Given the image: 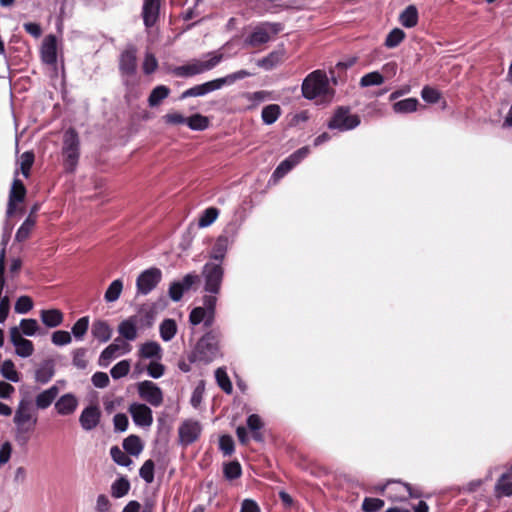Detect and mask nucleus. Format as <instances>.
<instances>
[{
    "label": "nucleus",
    "mask_w": 512,
    "mask_h": 512,
    "mask_svg": "<svg viewBox=\"0 0 512 512\" xmlns=\"http://www.w3.org/2000/svg\"><path fill=\"white\" fill-rule=\"evenodd\" d=\"M40 318L48 328H55L63 322V313L59 309L41 310Z\"/></svg>",
    "instance_id": "obj_25"
},
{
    "label": "nucleus",
    "mask_w": 512,
    "mask_h": 512,
    "mask_svg": "<svg viewBox=\"0 0 512 512\" xmlns=\"http://www.w3.org/2000/svg\"><path fill=\"white\" fill-rule=\"evenodd\" d=\"M247 100L252 102V105L249 108H254L258 104L270 99L271 93L268 91H256V92H246L243 95Z\"/></svg>",
    "instance_id": "obj_51"
},
{
    "label": "nucleus",
    "mask_w": 512,
    "mask_h": 512,
    "mask_svg": "<svg viewBox=\"0 0 512 512\" xmlns=\"http://www.w3.org/2000/svg\"><path fill=\"white\" fill-rule=\"evenodd\" d=\"M162 272L159 268L151 267L144 270L136 280L138 294H149L161 281Z\"/></svg>",
    "instance_id": "obj_13"
},
{
    "label": "nucleus",
    "mask_w": 512,
    "mask_h": 512,
    "mask_svg": "<svg viewBox=\"0 0 512 512\" xmlns=\"http://www.w3.org/2000/svg\"><path fill=\"white\" fill-rule=\"evenodd\" d=\"M282 31V24L263 22L255 26L246 37L245 43L251 47H258L268 43L271 38Z\"/></svg>",
    "instance_id": "obj_10"
},
{
    "label": "nucleus",
    "mask_w": 512,
    "mask_h": 512,
    "mask_svg": "<svg viewBox=\"0 0 512 512\" xmlns=\"http://www.w3.org/2000/svg\"><path fill=\"white\" fill-rule=\"evenodd\" d=\"M13 421L15 424V440L19 445L24 446L30 440V434L37 424V417L32 415L29 402L20 401Z\"/></svg>",
    "instance_id": "obj_4"
},
{
    "label": "nucleus",
    "mask_w": 512,
    "mask_h": 512,
    "mask_svg": "<svg viewBox=\"0 0 512 512\" xmlns=\"http://www.w3.org/2000/svg\"><path fill=\"white\" fill-rule=\"evenodd\" d=\"M63 166L67 173H74L80 158V139L78 132L70 127L63 134Z\"/></svg>",
    "instance_id": "obj_5"
},
{
    "label": "nucleus",
    "mask_w": 512,
    "mask_h": 512,
    "mask_svg": "<svg viewBox=\"0 0 512 512\" xmlns=\"http://www.w3.org/2000/svg\"><path fill=\"white\" fill-rule=\"evenodd\" d=\"M155 463L152 459L146 460L139 469V476L147 483L154 481Z\"/></svg>",
    "instance_id": "obj_50"
},
{
    "label": "nucleus",
    "mask_w": 512,
    "mask_h": 512,
    "mask_svg": "<svg viewBox=\"0 0 512 512\" xmlns=\"http://www.w3.org/2000/svg\"><path fill=\"white\" fill-rule=\"evenodd\" d=\"M78 407V399L73 393L60 396L54 405L56 412L61 416L73 414Z\"/></svg>",
    "instance_id": "obj_20"
},
{
    "label": "nucleus",
    "mask_w": 512,
    "mask_h": 512,
    "mask_svg": "<svg viewBox=\"0 0 512 512\" xmlns=\"http://www.w3.org/2000/svg\"><path fill=\"white\" fill-rule=\"evenodd\" d=\"M89 328V317L83 316L79 318L71 328V333L76 340H82Z\"/></svg>",
    "instance_id": "obj_41"
},
{
    "label": "nucleus",
    "mask_w": 512,
    "mask_h": 512,
    "mask_svg": "<svg viewBox=\"0 0 512 512\" xmlns=\"http://www.w3.org/2000/svg\"><path fill=\"white\" fill-rule=\"evenodd\" d=\"M219 210L216 207L206 208L199 217L198 225L202 228L210 226L218 217Z\"/></svg>",
    "instance_id": "obj_47"
},
{
    "label": "nucleus",
    "mask_w": 512,
    "mask_h": 512,
    "mask_svg": "<svg viewBox=\"0 0 512 512\" xmlns=\"http://www.w3.org/2000/svg\"><path fill=\"white\" fill-rule=\"evenodd\" d=\"M170 94V88L166 85H158L152 89L148 97L149 107H157Z\"/></svg>",
    "instance_id": "obj_28"
},
{
    "label": "nucleus",
    "mask_w": 512,
    "mask_h": 512,
    "mask_svg": "<svg viewBox=\"0 0 512 512\" xmlns=\"http://www.w3.org/2000/svg\"><path fill=\"white\" fill-rule=\"evenodd\" d=\"M91 334L99 342L106 343L111 338L112 329L106 321L96 320L92 324Z\"/></svg>",
    "instance_id": "obj_24"
},
{
    "label": "nucleus",
    "mask_w": 512,
    "mask_h": 512,
    "mask_svg": "<svg viewBox=\"0 0 512 512\" xmlns=\"http://www.w3.org/2000/svg\"><path fill=\"white\" fill-rule=\"evenodd\" d=\"M51 341L56 346H65L71 343L72 337L68 331L57 330L53 332Z\"/></svg>",
    "instance_id": "obj_58"
},
{
    "label": "nucleus",
    "mask_w": 512,
    "mask_h": 512,
    "mask_svg": "<svg viewBox=\"0 0 512 512\" xmlns=\"http://www.w3.org/2000/svg\"><path fill=\"white\" fill-rule=\"evenodd\" d=\"M34 163V154L31 151H26L21 155V172L25 177H28L30 168Z\"/></svg>",
    "instance_id": "obj_62"
},
{
    "label": "nucleus",
    "mask_w": 512,
    "mask_h": 512,
    "mask_svg": "<svg viewBox=\"0 0 512 512\" xmlns=\"http://www.w3.org/2000/svg\"><path fill=\"white\" fill-rule=\"evenodd\" d=\"M384 504L382 499L366 497L362 502V509L365 512H377L383 508Z\"/></svg>",
    "instance_id": "obj_57"
},
{
    "label": "nucleus",
    "mask_w": 512,
    "mask_h": 512,
    "mask_svg": "<svg viewBox=\"0 0 512 512\" xmlns=\"http://www.w3.org/2000/svg\"><path fill=\"white\" fill-rule=\"evenodd\" d=\"M33 308V301L31 297L23 295L20 296L14 305V310L18 314H26Z\"/></svg>",
    "instance_id": "obj_54"
},
{
    "label": "nucleus",
    "mask_w": 512,
    "mask_h": 512,
    "mask_svg": "<svg viewBox=\"0 0 512 512\" xmlns=\"http://www.w3.org/2000/svg\"><path fill=\"white\" fill-rule=\"evenodd\" d=\"M203 59H193L185 65L174 69V74L178 77L189 78L205 72L211 71L217 67L224 59V54L220 50L207 52Z\"/></svg>",
    "instance_id": "obj_3"
},
{
    "label": "nucleus",
    "mask_w": 512,
    "mask_h": 512,
    "mask_svg": "<svg viewBox=\"0 0 512 512\" xmlns=\"http://www.w3.org/2000/svg\"><path fill=\"white\" fill-rule=\"evenodd\" d=\"M41 58L48 65H54L57 62V40L54 35L45 38L41 48Z\"/></svg>",
    "instance_id": "obj_22"
},
{
    "label": "nucleus",
    "mask_w": 512,
    "mask_h": 512,
    "mask_svg": "<svg viewBox=\"0 0 512 512\" xmlns=\"http://www.w3.org/2000/svg\"><path fill=\"white\" fill-rule=\"evenodd\" d=\"M160 336L163 341L168 342L174 338L177 333V325L173 319H165L159 327Z\"/></svg>",
    "instance_id": "obj_37"
},
{
    "label": "nucleus",
    "mask_w": 512,
    "mask_h": 512,
    "mask_svg": "<svg viewBox=\"0 0 512 512\" xmlns=\"http://www.w3.org/2000/svg\"><path fill=\"white\" fill-rule=\"evenodd\" d=\"M384 83L383 75L378 71H373L363 75L360 79L359 85L364 87L378 86Z\"/></svg>",
    "instance_id": "obj_45"
},
{
    "label": "nucleus",
    "mask_w": 512,
    "mask_h": 512,
    "mask_svg": "<svg viewBox=\"0 0 512 512\" xmlns=\"http://www.w3.org/2000/svg\"><path fill=\"white\" fill-rule=\"evenodd\" d=\"M162 349L161 346L155 341H148L141 345L139 349V356L144 359H157L160 360Z\"/></svg>",
    "instance_id": "obj_27"
},
{
    "label": "nucleus",
    "mask_w": 512,
    "mask_h": 512,
    "mask_svg": "<svg viewBox=\"0 0 512 512\" xmlns=\"http://www.w3.org/2000/svg\"><path fill=\"white\" fill-rule=\"evenodd\" d=\"M219 355V333L215 330H210L197 341L193 351L188 356V360L190 363L201 362L209 364Z\"/></svg>",
    "instance_id": "obj_2"
},
{
    "label": "nucleus",
    "mask_w": 512,
    "mask_h": 512,
    "mask_svg": "<svg viewBox=\"0 0 512 512\" xmlns=\"http://www.w3.org/2000/svg\"><path fill=\"white\" fill-rule=\"evenodd\" d=\"M118 332L127 341H133L137 337V327L132 319L123 320L118 326Z\"/></svg>",
    "instance_id": "obj_32"
},
{
    "label": "nucleus",
    "mask_w": 512,
    "mask_h": 512,
    "mask_svg": "<svg viewBox=\"0 0 512 512\" xmlns=\"http://www.w3.org/2000/svg\"><path fill=\"white\" fill-rule=\"evenodd\" d=\"M58 394H59V388L56 384L52 385L48 389L40 392L35 397L36 407L41 410L47 409L55 401Z\"/></svg>",
    "instance_id": "obj_23"
},
{
    "label": "nucleus",
    "mask_w": 512,
    "mask_h": 512,
    "mask_svg": "<svg viewBox=\"0 0 512 512\" xmlns=\"http://www.w3.org/2000/svg\"><path fill=\"white\" fill-rule=\"evenodd\" d=\"M404 37L405 33L402 29L394 28L388 33L384 45L387 48H395L403 41Z\"/></svg>",
    "instance_id": "obj_49"
},
{
    "label": "nucleus",
    "mask_w": 512,
    "mask_h": 512,
    "mask_svg": "<svg viewBox=\"0 0 512 512\" xmlns=\"http://www.w3.org/2000/svg\"><path fill=\"white\" fill-rule=\"evenodd\" d=\"M282 60V53L280 51H272L267 56L257 60V66L267 71L272 70Z\"/></svg>",
    "instance_id": "obj_33"
},
{
    "label": "nucleus",
    "mask_w": 512,
    "mask_h": 512,
    "mask_svg": "<svg viewBox=\"0 0 512 512\" xmlns=\"http://www.w3.org/2000/svg\"><path fill=\"white\" fill-rule=\"evenodd\" d=\"M34 352V345L32 341L25 339L22 342H19V345L15 347V353L17 356L21 358H27L31 356Z\"/></svg>",
    "instance_id": "obj_59"
},
{
    "label": "nucleus",
    "mask_w": 512,
    "mask_h": 512,
    "mask_svg": "<svg viewBox=\"0 0 512 512\" xmlns=\"http://www.w3.org/2000/svg\"><path fill=\"white\" fill-rule=\"evenodd\" d=\"M139 397L153 407H159L163 403V392L161 388L150 380L137 383Z\"/></svg>",
    "instance_id": "obj_12"
},
{
    "label": "nucleus",
    "mask_w": 512,
    "mask_h": 512,
    "mask_svg": "<svg viewBox=\"0 0 512 512\" xmlns=\"http://www.w3.org/2000/svg\"><path fill=\"white\" fill-rule=\"evenodd\" d=\"M130 371V361L129 360H121L117 364H115L111 370V377L115 380L125 377Z\"/></svg>",
    "instance_id": "obj_52"
},
{
    "label": "nucleus",
    "mask_w": 512,
    "mask_h": 512,
    "mask_svg": "<svg viewBox=\"0 0 512 512\" xmlns=\"http://www.w3.org/2000/svg\"><path fill=\"white\" fill-rule=\"evenodd\" d=\"M0 372L5 379L11 382L17 383L20 381L19 373L16 371L12 360H5L1 365Z\"/></svg>",
    "instance_id": "obj_44"
},
{
    "label": "nucleus",
    "mask_w": 512,
    "mask_h": 512,
    "mask_svg": "<svg viewBox=\"0 0 512 512\" xmlns=\"http://www.w3.org/2000/svg\"><path fill=\"white\" fill-rule=\"evenodd\" d=\"M91 382L94 387L96 388H106L109 385V376L105 372H95L91 377Z\"/></svg>",
    "instance_id": "obj_63"
},
{
    "label": "nucleus",
    "mask_w": 512,
    "mask_h": 512,
    "mask_svg": "<svg viewBox=\"0 0 512 512\" xmlns=\"http://www.w3.org/2000/svg\"><path fill=\"white\" fill-rule=\"evenodd\" d=\"M215 379L218 386L226 393L231 394L233 391V386L230 381V378L226 372L224 367H219L215 371Z\"/></svg>",
    "instance_id": "obj_39"
},
{
    "label": "nucleus",
    "mask_w": 512,
    "mask_h": 512,
    "mask_svg": "<svg viewBox=\"0 0 512 512\" xmlns=\"http://www.w3.org/2000/svg\"><path fill=\"white\" fill-rule=\"evenodd\" d=\"M223 473L227 480H235L242 474V468L238 461H231L224 464Z\"/></svg>",
    "instance_id": "obj_48"
},
{
    "label": "nucleus",
    "mask_w": 512,
    "mask_h": 512,
    "mask_svg": "<svg viewBox=\"0 0 512 512\" xmlns=\"http://www.w3.org/2000/svg\"><path fill=\"white\" fill-rule=\"evenodd\" d=\"M20 329L25 336L31 337L37 333L39 325L35 319H22L20 321Z\"/></svg>",
    "instance_id": "obj_55"
},
{
    "label": "nucleus",
    "mask_w": 512,
    "mask_h": 512,
    "mask_svg": "<svg viewBox=\"0 0 512 512\" xmlns=\"http://www.w3.org/2000/svg\"><path fill=\"white\" fill-rule=\"evenodd\" d=\"M246 424L252 433L253 440L256 442H263L264 436L261 430L264 427V423L261 417L258 414H251L247 417Z\"/></svg>",
    "instance_id": "obj_26"
},
{
    "label": "nucleus",
    "mask_w": 512,
    "mask_h": 512,
    "mask_svg": "<svg viewBox=\"0 0 512 512\" xmlns=\"http://www.w3.org/2000/svg\"><path fill=\"white\" fill-rule=\"evenodd\" d=\"M186 125L193 131H204L209 126V119L196 113L187 117Z\"/></svg>",
    "instance_id": "obj_38"
},
{
    "label": "nucleus",
    "mask_w": 512,
    "mask_h": 512,
    "mask_svg": "<svg viewBox=\"0 0 512 512\" xmlns=\"http://www.w3.org/2000/svg\"><path fill=\"white\" fill-rule=\"evenodd\" d=\"M55 375V361L53 359L43 360L35 370L34 379L39 384H47Z\"/></svg>",
    "instance_id": "obj_21"
},
{
    "label": "nucleus",
    "mask_w": 512,
    "mask_h": 512,
    "mask_svg": "<svg viewBox=\"0 0 512 512\" xmlns=\"http://www.w3.org/2000/svg\"><path fill=\"white\" fill-rule=\"evenodd\" d=\"M123 449L132 456H138L143 450V444L139 436L129 435L123 441Z\"/></svg>",
    "instance_id": "obj_30"
},
{
    "label": "nucleus",
    "mask_w": 512,
    "mask_h": 512,
    "mask_svg": "<svg viewBox=\"0 0 512 512\" xmlns=\"http://www.w3.org/2000/svg\"><path fill=\"white\" fill-rule=\"evenodd\" d=\"M119 71L123 84L128 88L134 84L133 78L137 72L136 49L133 46L125 49L119 58Z\"/></svg>",
    "instance_id": "obj_11"
},
{
    "label": "nucleus",
    "mask_w": 512,
    "mask_h": 512,
    "mask_svg": "<svg viewBox=\"0 0 512 512\" xmlns=\"http://www.w3.org/2000/svg\"><path fill=\"white\" fill-rule=\"evenodd\" d=\"M35 223H36V219L34 216H31L29 215L25 220L24 222L21 224V226L18 228L17 232H16V235H15V240L17 242H23L25 241L26 239L29 238L30 236V233L32 231V229L34 228L35 226Z\"/></svg>",
    "instance_id": "obj_35"
},
{
    "label": "nucleus",
    "mask_w": 512,
    "mask_h": 512,
    "mask_svg": "<svg viewBox=\"0 0 512 512\" xmlns=\"http://www.w3.org/2000/svg\"><path fill=\"white\" fill-rule=\"evenodd\" d=\"M123 289V282L121 279H116L111 282V284L108 286L105 294L104 299L106 302L111 303L118 300L120 297V294Z\"/></svg>",
    "instance_id": "obj_40"
},
{
    "label": "nucleus",
    "mask_w": 512,
    "mask_h": 512,
    "mask_svg": "<svg viewBox=\"0 0 512 512\" xmlns=\"http://www.w3.org/2000/svg\"><path fill=\"white\" fill-rule=\"evenodd\" d=\"M110 456L116 464L122 467H129L133 463L129 454L122 451L118 446L111 447Z\"/></svg>",
    "instance_id": "obj_43"
},
{
    "label": "nucleus",
    "mask_w": 512,
    "mask_h": 512,
    "mask_svg": "<svg viewBox=\"0 0 512 512\" xmlns=\"http://www.w3.org/2000/svg\"><path fill=\"white\" fill-rule=\"evenodd\" d=\"M239 231L237 222H230L217 237L210 251V259L215 263L223 262L228 248L235 242Z\"/></svg>",
    "instance_id": "obj_7"
},
{
    "label": "nucleus",
    "mask_w": 512,
    "mask_h": 512,
    "mask_svg": "<svg viewBox=\"0 0 512 512\" xmlns=\"http://www.w3.org/2000/svg\"><path fill=\"white\" fill-rule=\"evenodd\" d=\"M281 115V108L277 104H270L262 109V121L266 125L275 123Z\"/></svg>",
    "instance_id": "obj_36"
},
{
    "label": "nucleus",
    "mask_w": 512,
    "mask_h": 512,
    "mask_svg": "<svg viewBox=\"0 0 512 512\" xmlns=\"http://www.w3.org/2000/svg\"><path fill=\"white\" fill-rule=\"evenodd\" d=\"M201 277L204 280L203 289L206 293H220L224 279V268L221 263H215L213 261L205 263L202 267Z\"/></svg>",
    "instance_id": "obj_9"
},
{
    "label": "nucleus",
    "mask_w": 512,
    "mask_h": 512,
    "mask_svg": "<svg viewBox=\"0 0 512 512\" xmlns=\"http://www.w3.org/2000/svg\"><path fill=\"white\" fill-rule=\"evenodd\" d=\"M496 495L511 496L512 495V479L509 475H502L495 485Z\"/></svg>",
    "instance_id": "obj_42"
},
{
    "label": "nucleus",
    "mask_w": 512,
    "mask_h": 512,
    "mask_svg": "<svg viewBox=\"0 0 512 512\" xmlns=\"http://www.w3.org/2000/svg\"><path fill=\"white\" fill-rule=\"evenodd\" d=\"M400 23L406 28H412L418 23V11L414 5H409L404 9L399 17Z\"/></svg>",
    "instance_id": "obj_31"
},
{
    "label": "nucleus",
    "mask_w": 512,
    "mask_h": 512,
    "mask_svg": "<svg viewBox=\"0 0 512 512\" xmlns=\"http://www.w3.org/2000/svg\"><path fill=\"white\" fill-rule=\"evenodd\" d=\"M100 420L101 410L96 405H89L85 407L79 416V423L85 431L95 429L99 425Z\"/></svg>",
    "instance_id": "obj_17"
},
{
    "label": "nucleus",
    "mask_w": 512,
    "mask_h": 512,
    "mask_svg": "<svg viewBox=\"0 0 512 512\" xmlns=\"http://www.w3.org/2000/svg\"><path fill=\"white\" fill-rule=\"evenodd\" d=\"M72 354V364L80 370L86 369L88 366V361L86 360L87 349L77 348Z\"/></svg>",
    "instance_id": "obj_53"
},
{
    "label": "nucleus",
    "mask_w": 512,
    "mask_h": 512,
    "mask_svg": "<svg viewBox=\"0 0 512 512\" xmlns=\"http://www.w3.org/2000/svg\"><path fill=\"white\" fill-rule=\"evenodd\" d=\"M128 411L136 426L146 428L152 425L153 413L146 404L134 402L130 404Z\"/></svg>",
    "instance_id": "obj_16"
},
{
    "label": "nucleus",
    "mask_w": 512,
    "mask_h": 512,
    "mask_svg": "<svg viewBox=\"0 0 512 512\" xmlns=\"http://www.w3.org/2000/svg\"><path fill=\"white\" fill-rule=\"evenodd\" d=\"M130 351L129 344L125 343L121 338H116L108 345L100 354L98 364L101 367H108L113 359L120 355H124Z\"/></svg>",
    "instance_id": "obj_15"
},
{
    "label": "nucleus",
    "mask_w": 512,
    "mask_h": 512,
    "mask_svg": "<svg viewBox=\"0 0 512 512\" xmlns=\"http://www.w3.org/2000/svg\"><path fill=\"white\" fill-rule=\"evenodd\" d=\"M130 482L126 477L116 479L111 485V495L116 498H122L128 494L130 490Z\"/></svg>",
    "instance_id": "obj_34"
},
{
    "label": "nucleus",
    "mask_w": 512,
    "mask_h": 512,
    "mask_svg": "<svg viewBox=\"0 0 512 512\" xmlns=\"http://www.w3.org/2000/svg\"><path fill=\"white\" fill-rule=\"evenodd\" d=\"M296 165L287 157L275 168L272 173L271 180L274 182L283 178L288 172H290Z\"/></svg>",
    "instance_id": "obj_46"
},
{
    "label": "nucleus",
    "mask_w": 512,
    "mask_h": 512,
    "mask_svg": "<svg viewBox=\"0 0 512 512\" xmlns=\"http://www.w3.org/2000/svg\"><path fill=\"white\" fill-rule=\"evenodd\" d=\"M253 75L254 73L245 69H241L236 72L227 74L224 77L216 78L211 81L195 85L182 92V94L180 95V99L183 100L189 97H202L210 92L221 89L225 85H232L236 81L243 80Z\"/></svg>",
    "instance_id": "obj_1"
},
{
    "label": "nucleus",
    "mask_w": 512,
    "mask_h": 512,
    "mask_svg": "<svg viewBox=\"0 0 512 512\" xmlns=\"http://www.w3.org/2000/svg\"><path fill=\"white\" fill-rule=\"evenodd\" d=\"M202 427L196 420H185L178 428L179 444L187 447L198 440Z\"/></svg>",
    "instance_id": "obj_14"
},
{
    "label": "nucleus",
    "mask_w": 512,
    "mask_h": 512,
    "mask_svg": "<svg viewBox=\"0 0 512 512\" xmlns=\"http://www.w3.org/2000/svg\"><path fill=\"white\" fill-rule=\"evenodd\" d=\"M157 68H158V61H157L156 57L154 56V54L147 52L145 54V58H144V61L142 64V69H143L144 74L150 75L153 72H155Z\"/></svg>",
    "instance_id": "obj_61"
},
{
    "label": "nucleus",
    "mask_w": 512,
    "mask_h": 512,
    "mask_svg": "<svg viewBox=\"0 0 512 512\" xmlns=\"http://www.w3.org/2000/svg\"><path fill=\"white\" fill-rule=\"evenodd\" d=\"M165 367L158 361H152L147 367V373L151 378L159 379L164 375Z\"/></svg>",
    "instance_id": "obj_64"
},
{
    "label": "nucleus",
    "mask_w": 512,
    "mask_h": 512,
    "mask_svg": "<svg viewBox=\"0 0 512 512\" xmlns=\"http://www.w3.org/2000/svg\"><path fill=\"white\" fill-rule=\"evenodd\" d=\"M301 90L303 97L308 100L333 94L329 87L327 75L321 70H315L307 75L302 82Z\"/></svg>",
    "instance_id": "obj_6"
},
{
    "label": "nucleus",
    "mask_w": 512,
    "mask_h": 512,
    "mask_svg": "<svg viewBox=\"0 0 512 512\" xmlns=\"http://www.w3.org/2000/svg\"><path fill=\"white\" fill-rule=\"evenodd\" d=\"M419 105L417 98H406L397 102H394L392 109L397 114H408L415 112Z\"/></svg>",
    "instance_id": "obj_29"
},
{
    "label": "nucleus",
    "mask_w": 512,
    "mask_h": 512,
    "mask_svg": "<svg viewBox=\"0 0 512 512\" xmlns=\"http://www.w3.org/2000/svg\"><path fill=\"white\" fill-rule=\"evenodd\" d=\"M421 97L425 102L435 104L440 100L441 94L437 89L426 85L421 90Z\"/></svg>",
    "instance_id": "obj_56"
},
{
    "label": "nucleus",
    "mask_w": 512,
    "mask_h": 512,
    "mask_svg": "<svg viewBox=\"0 0 512 512\" xmlns=\"http://www.w3.org/2000/svg\"><path fill=\"white\" fill-rule=\"evenodd\" d=\"M161 0H144L141 16L144 26L152 28L159 19Z\"/></svg>",
    "instance_id": "obj_18"
},
{
    "label": "nucleus",
    "mask_w": 512,
    "mask_h": 512,
    "mask_svg": "<svg viewBox=\"0 0 512 512\" xmlns=\"http://www.w3.org/2000/svg\"><path fill=\"white\" fill-rule=\"evenodd\" d=\"M25 195H26V188H25L23 182L20 179L15 178L13 180V183H12V186L10 189V193H9V200H8V205H7V210H6L7 217H11L15 213L16 203L22 202L25 198Z\"/></svg>",
    "instance_id": "obj_19"
},
{
    "label": "nucleus",
    "mask_w": 512,
    "mask_h": 512,
    "mask_svg": "<svg viewBox=\"0 0 512 512\" xmlns=\"http://www.w3.org/2000/svg\"><path fill=\"white\" fill-rule=\"evenodd\" d=\"M219 449L225 456H230L235 450L233 438L230 435H222L219 438Z\"/></svg>",
    "instance_id": "obj_60"
},
{
    "label": "nucleus",
    "mask_w": 512,
    "mask_h": 512,
    "mask_svg": "<svg viewBox=\"0 0 512 512\" xmlns=\"http://www.w3.org/2000/svg\"><path fill=\"white\" fill-rule=\"evenodd\" d=\"M361 123L360 116L352 114L347 106H339L333 112L331 118L327 122L330 130L339 132H347L357 128Z\"/></svg>",
    "instance_id": "obj_8"
}]
</instances>
